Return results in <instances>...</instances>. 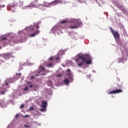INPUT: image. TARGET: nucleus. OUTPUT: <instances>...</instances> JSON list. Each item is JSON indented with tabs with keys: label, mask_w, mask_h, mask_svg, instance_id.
Masks as SVG:
<instances>
[{
	"label": "nucleus",
	"mask_w": 128,
	"mask_h": 128,
	"mask_svg": "<svg viewBox=\"0 0 128 128\" xmlns=\"http://www.w3.org/2000/svg\"><path fill=\"white\" fill-rule=\"evenodd\" d=\"M77 58L75 60V62L77 64L78 66H82L84 64H92V58L88 54H77Z\"/></svg>",
	"instance_id": "1"
},
{
	"label": "nucleus",
	"mask_w": 128,
	"mask_h": 128,
	"mask_svg": "<svg viewBox=\"0 0 128 128\" xmlns=\"http://www.w3.org/2000/svg\"><path fill=\"white\" fill-rule=\"evenodd\" d=\"M73 24H74V26H68V28L72 30H73L74 28H78L80 26H82V21H80L78 20H75L73 22Z\"/></svg>",
	"instance_id": "2"
},
{
	"label": "nucleus",
	"mask_w": 128,
	"mask_h": 128,
	"mask_svg": "<svg viewBox=\"0 0 128 128\" xmlns=\"http://www.w3.org/2000/svg\"><path fill=\"white\" fill-rule=\"evenodd\" d=\"M40 22H38L34 24V26H30L28 27L29 30H32V32H34V28H36L38 29L40 28Z\"/></svg>",
	"instance_id": "3"
},
{
	"label": "nucleus",
	"mask_w": 128,
	"mask_h": 128,
	"mask_svg": "<svg viewBox=\"0 0 128 128\" xmlns=\"http://www.w3.org/2000/svg\"><path fill=\"white\" fill-rule=\"evenodd\" d=\"M17 6L18 5L16 4V2H14L12 3H10V4L8 6V8L10 10H12V12H14V10H16V6Z\"/></svg>",
	"instance_id": "4"
},
{
	"label": "nucleus",
	"mask_w": 128,
	"mask_h": 128,
	"mask_svg": "<svg viewBox=\"0 0 128 128\" xmlns=\"http://www.w3.org/2000/svg\"><path fill=\"white\" fill-rule=\"evenodd\" d=\"M39 6L40 8V10H44V6H45L46 8H50V3H48L46 2H43V4H39Z\"/></svg>",
	"instance_id": "5"
},
{
	"label": "nucleus",
	"mask_w": 128,
	"mask_h": 128,
	"mask_svg": "<svg viewBox=\"0 0 128 128\" xmlns=\"http://www.w3.org/2000/svg\"><path fill=\"white\" fill-rule=\"evenodd\" d=\"M110 30L116 40H118L120 38V34L118 31H114L112 28H110Z\"/></svg>",
	"instance_id": "6"
},
{
	"label": "nucleus",
	"mask_w": 128,
	"mask_h": 128,
	"mask_svg": "<svg viewBox=\"0 0 128 128\" xmlns=\"http://www.w3.org/2000/svg\"><path fill=\"white\" fill-rule=\"evenodd\" d=\"M112 2L113 4H114V6H116L117 8H120V10H122V12H126V9H124V8H123L122 7L118 5V0H113L112 1Z\"/></svg>",
	"instance_id": "7"
},
{
	"label": "nucleus",
	"mask_w": 128,
	"mask_h": 128,
	"mask_svg": "<svg viewBox=\"0 0 128 128\" xmlns=\"http://www.w3.org/2000/svg\"><path fill=\"white\" fill-rule=\"evenodd\" d=\"M42 105L41 106L42 108L40 109V112H44L46 108V106H48V102L46 101L42 100Z\"/></svg>",
	"instance_id": "8"
},
{
	"label": "nucleus",
	"mask_w": 128,
	"mask_h": 128,
	"mask_svg": "<svg viewBox=\"0 0 128 128\" xmlns=\"http://www.w3.org/2000/svg\"><path fill=\"white\" fill-rule=\"evenodd\" d=\"M62 0H55L50 2V8L52 6H56L58 4H62Z\"/></svg>",
	"instance_id": "9"
},
{
	"label": "nucleus",
	"mask_w": 128,
	"mask_h": 128,
	"mask_svg": "<svg viewBox=\"0 0 128 128\" xmlns=\"http://www.w3.org/2000/svg\"><path fill=\"white\" fill-rule=\"evenodd\" d=\"M120 92H122V89H117L112 91L109 92L108 94H120Z\"/></svg>",
	"instance_id": "10"
},
{
	"label": "nucleus",
	"mask_w": 128,
	"mask_h": 128,
	"mask_svg": "<svg viewBox=\"0 0 128 128\" xmlns=\"http://www.w3.org/2000/svg\"><path fill=\"white\" fill-rule=\"evenodd\" d=\"M126 60V56L124 54H122V56L121 58H118V62H124V60Z\"/></svg>",
	"instance_id": "11"
},
{
	"label": "nucleus",
	"mask_w": 128,
	"mask_h": 128,
	"mask_svg": "<svg viewBox=\"0 0 128 128\" xmlns=\"http://www.w3.org/2000/svg\"><path fill=\"white\" fill-rule=\"evenodd\" d=\"M66 76H68L70 80H72V78H74L72 74V72H70V69L67 70L66 72Z\"/></svg>",
	"instance_id": "12"
},
{
	"label": "nucleus",
	"mask_w": 128,
	"mask_h": 128,
	"mask_svg": "<svg viewBox=\"0 0 128 128\" xmlns=\"http://www.w3.org/2000/svg\"><path fill=\"white\" fill-rule=\"evenodd\" d=\"M40 34V30H37L35 31V32L30 34V36H31V38H34L35 36H36V34Z\"/></svg>",
	"instance_id": "13"
},
{
	"label": "nucleus",
	"mask_w": 128,
	"mask_h": 128,
	"mask_svg": "<svg viewBox=\"0 0 128 128\" xmlns=\"http://www.w3.org/2000/svg\"><path fill=\"white\" fill-rule=\"evenodd\" d=\"M70 22L68 20V19H66L65 20H63L60 22V24H70Z\"/></svg>",
	"instance_id": "14"
},
{
	"label": "nucleus",
	"mask_w": 128,
	"mask_h": 128,
	"mask_svg": "<svg viewBox=\"0 0 128 128\" xmlns=\"http://www.w3.org/2000/svg\"><path fill=\"white\" fill-rule=\"evenodd\" d=\"M122 82L120 80H118V88H122Z\"/></svg>",
	"instance_id": "15"
},
{
	"label": "nucleus",
	"mask_w": 128,
	"mask_h": 128,
	"mask_svg": "<svg viewBox=\"0 0 128 128\" xmlns=\"http://www.w3.org/2000/svg\"><path fill=\"white\" fill-rule=\"evenodd\" d=\"M34 6H35L34 4V3H31L28 6H26V8H34Z\"/></svg>",
	"instance_id": "16"
},
{
	"label": "nucleus",
	"mask_w": 128,
	"mask_h": 128,
	"mask_svg": "<svg viewBox=\"0 0 128 128\" xmlns=\"http://www.w3.org/2000/svg\"><path fill=\"white\" fill-rule=\"evenodd\" d=\"M20 4L19 6H24V0H19Z\"/></svg>",
	"instance_id": "17"
},
{
	"label": "nucleus",
	"mask_w": 128,
	"mask_h": 128,
	"mask_svg": "<svg viewBox=\"0 0 128 128\" xmlns=\"http://www.w3.org/2000/svg\"><path fill=\"white\" fill-rule=\"evenodd\" d=\"M6 91L2 92V88H0V94H4Z\"/></svg>",
	"instance_id": "18"
},
{
	"label": "nucleus",
	"mask_w": 128,
	"mask_h": 128,
	"mask_svg": "<svg viewBox=\"0 0 128 128\" xmlns=\"http://www.w3.org/2000/svg\"><path fill=\"white\" fill-rule=\"evenodd\" d=\"M64 82L66 84H70V81H68V79H65L64 80Z\"/></svg>",
	"instance_id": "19"
},
{
	"label": "nucleus",
	"mask_w": 128,
	"mask_h": 128,
	"mask_svg": "<svg viewBox=\"0 0 128 128\" xmlns=\"http://www.w3.org/2000/svg\"><path fill=\"white\" fill-rule=\"evenodd\" d=\"M10 79H8L5 81V86H8V84H10Z\"/></svg>",
	"instance_id": "20"
},
{
	"label": "nucleus",
	"mask_w": 128,
	"mask_h": 128,
	"mask_svg": "<svg viewBox=\"0 0 128 128\" xmlns=\"http://www.w3.org/2000/svg\"><path fill=\"white\" fill-rule=\"evenodd\" d=\"M52 66V63H49L46 65V66L48 68H50V66Z\"/></svg>",
	"instance_id": "21"
},
{
	"label": "nucleus",
	"mask_w": 128,
	"mask_h": 128,
	"mask_svg": "<svg viewBox=\"0 0 128 128\" xmlns=\"http://www.w3.org/2000/svg\"><path fill=\"white\" fill-rule=\"evenodd\" d=\"M48 86H52V82H50V81H49L48 82Z\"/></svg>",
	"instance_id": "22"
},
{
	"label": "nucleus",
	"mask_w": 128,
	"mask_h": 128,
	"mask_svg": "<svg viewBox=\"0 0 128 128\" xmlns=\"http://www.w3.org/2000/svg\"><path fill=\"white\" fill-rule=\"evenodd\" d=\"M28 86H26L23 89V90L24 92H26V90H28Z\"/></svg>",
	"instance_id": "23"
},
{
	"label": "nucleus",
	"mask_w": 128,
	"mask_h": 128,
	"mask_svg": "<svg viewBox=\"0 0 128 128\" xmlns=\"http://www.w3.org/2000/svg\"><path fill=\"white\" fill-rule=\"evenodd\" d=\"M21 74H20V73H18V74L17 73V74H16V76H18V78H20Z\"/></svg>",
	"instance_id": "24"
},
{
	"label": "nucleus",
	"mask_w": 128,
	"mask_h": 128,
	"mask_svg": "<svg viewBox=\"0 0 128 128\" xmlns=\"http://www.w3.org/2000/svg\"><path fill=\"white\" fill-rule=\"evenodd\" d=\"M4 6H6V5H4V4H2V5L0 4V8H4Z\"/></svg>",
	"instance_id": "25"
},
{
	"label": "nucleus",
	"mask_w": 128,
	"mask_h": 128,
	"mask_svg": "<svg viewBox=\"0 0 128 128\" xmlns=\"http://www.w3.org/2000/svg\"><path fill=\"white\" fill-rule=\"evenodd\" d=\"M33 86H34V88H36V86L32 84L29 86V88H32Z\"/></svg>",
	"instance_id": "26"
},
{
	"label": "nucleus",
	"mask_w": 128,
	"mask_h": 128,
	"mask_svg": "<svg viewBox=\"0 0 128 128\" xmlns=\"http://www.w3.org/2000/svg\"><path fill=\"white\" fill-rule=\"evenodd\" d=\"M6 40V37H4V38H2V40Z\"/></svg>",
	"instance_id": "27"
},
{
	"label": "nucleus",
	"mask_w": 128,
	"mask_h": 128,
	"mask_svg": "<svg viewBox=\"0 0 128 128\" xmlns=\"http://www.w3.org/2000/svg\"><path fill=\"white\" fill-rule=\"evenodd\" d=\"M24 126L25 128H30V126L26 125V124H24Z\"/></svg>",
	"instance_id": "28"
},
{
	"label": "nucleus",
	"mask_w": 128,
	"mask_h": 128,
	"mask_svg": "<svg viewBox=\"0 0 128 128\" xmlns=\"http://www.w3.org/2000/svg\"><path fill=\"white\" fill-rule=\"evenodd\" d=\"M48 60H54V58L53 57H51Z\"/></svg>",
	"instance_id": "29"
},
{
	"label": "nucleus",
	"mask_w": 128,
	"mask_h": 128,
	"mask_svg": "<svg viewBox=\"0 0 128 128\" xmlns=\"http://www.w3.org/2000/svg\"><path fill=\"white\" fill-rule=\"evenodd\" d=\"M30 110H34V108L30 107Z\"/></svg>",
	"instance_id": "30"
},
{
	"label": "nucleus",
	"mask_w": 128,
	"mask_h": 128,
	"mask_svg": "<svg viewBox=\"0 0 128 128\" xmlns=\"http://www.w3.org/2000/svg\"><path fill=\"white\" fill-rule=\"evenodd\" d=\"M15 118H18V114H16V116H15Z\"/></svg>",
	"instance_id": "31"
},
{
	"label": "nucleus",
	"mask_w": 128,
	"mask_h": 128,
	"mask_svg": "<svg viewBox=\"0 0 128 128\" xmlns=\"http://www.w3.org/2000/svg\"><path fill=\"white\" fill-rule=\"evenodd\" d=\"M42 70H46V68H44V67H42L41 68Z\"/></svg>",
	"instance_id": "32"
},
{
	"label": "nucleus",
	"mask_w": 128,
	"mask_h": 128,
	"mask_svg": "<svg viewBox=\"0 0 128 128\" xmlns=\"http://www.w3.org/2000/svg\"><path fill=\"white\" fill-rule=\"evenodd\" d=\"M20 108H24V104L21 105Z\"/></svg>",
	"instance_id": "33"
},
{
	"label": "nucleus",
	"mask_w": 128,
	"mask_h": 128,
	"mask_svg": "<svg viewBox=\"0 0 128 128\" xmlns=\"http://www.w3.org/2000/svg\"><path fill=\"white\" fill-rule=\"evenodd\" d=\"M62 74H58V75H57V76L58 78H60V76H62Z\"/></svg>",
	"instance_id": "34"
},
{
	"label": "nucleus",
	"mask_w": 128,
	"mask_h": 128,
	"mask_svg": "<svg viewBox=\"0 0 128 128\" xmlns=\"http://www.w3.org/2000/svg\"><path fill=\"white\" fill-rule=\"evenodd\" d=\"M55 60H60V58H57Z\"/></svg>",
	"instance_id": "35"
},
{
	"label": "nucleus",
	"mask_w": 128,
	"mask_h": 128,
	"mask_svg": "<svg viewBox=\"0 0 128 128\" xmlns=\"http://www.w3.org/2000/svg\"><path fill=\"white\" fill-rule=\"evenodd\" d=\"M28 115H26L25 116H24V118H28Z\"/></svg>",
	"instance_id": "36"
},
{
	"label": "nucleus",
	"mask_w": 128,
	"mask_h": 128,
	"mask_svg": "<svg viewBox=\"0 0 128 128\" xmlns=\"http://www.w3.org/2000/svg\"><path fill=\"white\" fill-rule=\"evenodd\" d=\"M38 0H34V2H36V3L38 2Z\"/></svg>",
	"instance_id": "37"
},
{
	"label": "nucleus",
	"mask_w": 128,
	"mask_h": 128,
	"mask_svg": "<svg viewBox=\"0 0 128 128\" xmlns=\"http://www.w3.org/2000/svg\"><path fill=\"white\" fill-rule=\"evenodd\" d=\"M36 76H40V74H36Z\"/></svg>",
	"instance_id": "38"
},
{
	"label": "nucleus",
	"mask_w": 128,
	"mask_h": 128,
	"mask_svg": "<svg viewBox=\"0 0 128 128\" xmlns=\"http://www.w3.org/2000/svg\"><path fill=\"white\" fill-rule=\"evenodd\" d=\"M0 106H2V103L0 102Z\"/></svg>",
	"instance_id": "39"
},
{
	"label": "nucleus",
	"mask_w": 128,
	"mask_h": 128,
	"mask_svg": "<svg viewBox=\"0 0 128 128\" xmlns=\"http://www.w3.org/2000/svg\"><path fill=\"white\" fill-rule=\"evenodd\" d=\"M42 76H44V74H42Z\"/></svg>",
	"instance_id": "40"
},
{
	"label": "nucleus",
	"mask_w": 128,
	"mask_h": 128,
	"mask_svg": "<svg viewBox=\"0 0 128 128\" xmlns=\"http://www.w3.org/2000/svg\"><path fill=\"white\" fill-rule=\"evenodd\" d=\"M0 48H2V46H0Z\"/></svg>",
	"instance_id": "41"
}]
</instances>
